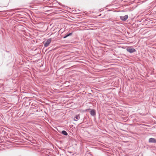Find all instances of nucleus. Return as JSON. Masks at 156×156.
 <instances>
[{"label":"nucleus","instance_id":"nucleus-1","mask_svg":"<svg viewBox=\"0 0 156 156\" xmlns=\"http://www.w3.org/2000/svg\"><path fill=\"white\" fill-rule=\"evenodd\" d=\"M126 50L130 53H133L136 51L135 49L133 48L130 47H128L126 48Z\"/></svg>","mask_w":156,"mask_h":156},{"label":"nucleus","instance_id":"nucleus-6","mask_svg":"<svg viewBox=\"0 0 156 156\" xmlns=\"http://www.w3.org/2000/svg\"><path fill=\"white\" fill-rule=\"evenodd\" d=\"M90 114L92 115H95V110H92L90 112Z\"/></svg>","mask_w":156,"mask_h":156},{"label":"nucleus","instance_id":"nucleus-7","mask_svg":"<svg viewBox=\"0 0 156 156\" xmlns=\"http://www.w3.org/2000/svg\"><path fill=\"white\" fill-rule=\"evenodd\" d=\"M62 133L65 135H67L68 134L66 132L65 130H63L62 131Z\"/></svg>","mask_w":156,"mask_h":156},{"label":"nucleus","instance_id":"nucleus-3","mask_svg":"<svg viewBox=\"0 0 156 156\" xmlns=\"http://www.w3.org/2000/svg\"><path fill=\"white\" fill-rule=\"evenodd\" d=\"M120 19L123 21L126 20L128 18V16L127 15H126L124 16H120Z\"/></svg>","mask_w":156,"mask_h":156},{"label":"nucleus","instance_id":"nucleus-8","mask_svg":"<svg viewBox=\"0 0 156 156\" xmlns=\"http://www.w3.org/2000/svg\"><path fill=\"white\" fill-rule=\"evenodd\" d=\"M72 33H69V34H67V35H66V36H65L64 37V38H66V37H67L69 36V35H70L72 34Z\"/></svg>","mask_w":156,"mask_h":156},{"label":"nucleus","instance_id":"nucleus-5","mask_svg":"<svg viewBox=\"0 0 156 156\" xmlns=\"http://www.w3.org/2000/svg\"><path fill=\"white\" fill-rule=\"evenodd\" d=\"M80 118V115H76L75 117L74 118V120L76 121Z\"/></svg>","mask_w":156,"mask_h":156},{"label":"nucleus","instance_id":"nucleus-2","mask_svg":"<svg viewBox=\"0 0 156 156\" xmlns=\"http://www.w3.org/2000/svg\"><path fill=\"white\" fill-rule=\"evenodd\" d=\"M51 38L48 39L47 41L44 43V46L45 47H48L50 44L51 43Z\"/></svg>","mask_w":156,"mask_h":156},{"label":"nucleus","instance_id":"nucleus-4","mask_svg":"<svg viewBox=\"0 0 156 156\" xmlns=\"http://www.w3.org/2000/svg\"><path fill=\"white\" fill-rule=\"evenodd\" d=\"M148 141L149 143H156V139L153 138H150Z\"/></svg>","mask_w":156,"mask_h":156}]
</instances>
